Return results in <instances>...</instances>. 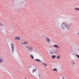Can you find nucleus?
Instances as JSON below:
<instances>
[{
	"mask_svg": "<svg viewBox=\"0 0 79 79\" xmlns=\"http://www.w3.org/2000/svg\"><path fill=\"white\" fill-rule=\"evenodd\" d=\"M62 24H63L64 26H65V27H66L67 29H69V28H70V27H69V26L68 24V23L66 22H63Z\"/></svg>",
	"mask_w": 79,
	"mask_h": 79,
	"instance_id": "nucleus-1",
	"label": "nucleus"
},
{
	"mask_svg": "<svg viewBox=\"0 0 79 79\" xmlns=\"http://www.w3.org/2000/svg\"><path fill=\"white\" fill-rule=\"evenodd\" d=\"M45 38L47 39H45V40H46V41L48 42H50L51 41V40H50V39L48 38V37H47V36H45Z\"/></svg>",
	"mask_w": 79,
	"mask_h": 79,
	"instance_id": "nucleus-2",
	"label": "nucleus"
},
{
	"mask_svg": "<svg viewBox=\"0 0 79 79\" xmlns=\"http://www.w3.org/2000/svg\"><path fill=\"white\" fill-rule=\"evenodd\" d=\"M3 58H2L1 56H0V63H2V62H3Z\"/></svg>",
	"mask_w": 79,
	"mask_h": 79,
	"instance_id": "nucleus-3",
	"label": "nucleus"
},
{
	"mask_svg": "<svg viewBox=\"0 0 79 79\" xmlns=\"http://www.w3.org/2000/svg\"><path fill=\"white\" fill-rule=\"evenodd\" d=\"M15 39H16L17 40H20V39H21V38L19 37H16L15 38Z\"/></svg>",
	"mask_w": 79,
	"mask_h": 79,
	"instance_id": "nucleus-4",
	"label": "nucleus"
},
{
	"mask_svg": "<svg viewBox=\"0 0 79 79\" xmlns=\"http://www.w3.org/2000/svg\"><path fill=\"white\" fill-rule=\"evenodd\" d=\"M35 61H38V62H40V63H41V62H42V61L40 60L39 59H35Z\"/></svg>",
	"mask_w": 79,
	"mask_h": 79,
	"instance_id": "nucleus-5",
	"label": "nucleus"
},
{
	"mask_svg": "<svg viewBox=\"0 0 79 79\" xmlns=\"http://www.w3.org/2000/svg\"><path fill=\"white\" fill-rule=\"evenodd\" d=\"M54 47H56V48H60V47L58 46V45H54Z\"/></svg>",
	"mask_w": 79,
	"mask_h": 79,
	"instance_id": "nucleus-6",
	"label": "nucleus"
},
{
	"mask_svg": "<svg viewBox=\"0 0 79 79\" xmlns=\"http://www.w3.org/2000/svg\"><path fill=\"white\" fill-rule=\"evenodd\" d=\"M28 49H29V50H32V47H28L27 48Z\"/></svg>",
	"mask_w": 79,
	"mask_h": 79,
	"instance_id": "nucleus-7",
	"label": "nucleus"
},
{
	"mask_svg": "<svg viewBox=\"0 0 79 79\" xmlns=\"http://www.w3.org/2000/svg\"><path fill=\"white\" fill-rule=\"evenodd\" d=\"M56 57V56L55 55L54 56H52V58H53V59H55V58Z\"/></svg>",
	"mask_w": 79,
	"mask_h": 79,
	"instance_id": "nucleus-8",
	"label": "nucleus"
},
{
	"mask_svg": "<svg viewBox=\"0 0 79 79\" xmlns=\"http://www.w3.org/2000/svg\"><path fill=\"white\" fill-rule=\"evenodd\" d=\"M75 10H77V11H79V8H75Z\"/></svg>",
	"mask_w": 79,
	"mask_h": 79,
	"instance_id": "nucleus-9",
	"label": "nucleus"
},
{
	"mask_svg": "<svg viewBox=\"0 0 79 79\" xmlns=\"http://www.w3.org/2000/svg\"><path fill=\"white\" fill-rule=\"evenodd\" d=\"M53 71H57V69H56L55 68V69H52Z\"/></svg>",
	"mask_w": 79,
	"mask_h": 79,
	"instance_id": "nucleus-10",
	"label": "nucleus"
},
{
	"mask_svg": "<svg viewBox=\"0 0 79 79\" xmlns=\"http://www.w3.org/2000/svg\"><path fill=\"white\" fill-rule=\"evenodd\" d=\"M11 47H14V45H13V43H12L11 44Z\"/></svg>",
	"mask_w": 79,
	"mask_h": 79,
	"instance_id": "nucleus-11",
	"label": "nucleus"
},
{
	"mask_svg": "<svg viewBox=\"0 0 79 79\" xmlns=\"http://www.w3.org/2000/svg\"><path fill=\"white\" fill-rule=\"evenodd\" d=\"M11 48L12 52L13 53V51H14V47H12Z\"/></svg>",
	"mask_w": 79,
	"mask_h": 79,
	"instance_id": "nucleus-12",
	"label": "nucleus"
},
{
	"mask_svg": "<svg viewBox=\"0 0 79 79\" xmlns=\"http://www.w3.org/2000/svg\"><path fill=\"white\" fill-rule=\"evenodd\" d=\"M43 64H44V65L45 66H47V64L44 63H43Z\"/></svg>",
	"mask_w": 79,
	"mask_h": 79,
	"instance_id": "nucleus-13",
	"label": "nucleus"
},
{
	"mask_svg": "<svg viewBox=\"0 0 79 79\" xmlns=\"http://www.w3.org/2000/svg\"><path fill=\"white\" fill-rule=\"evenodd\" d=\"M0 26H4V25L2 23L0 22Z\"/></svg>",
	"mask_w": 79,
	"mask_h": 79,
	"instance_id": "nucleus-14",
	"label": "nucleus"
},
{
	"mask_svg": "<svg viewBox=\"0 0 79 79\" xmlns=\"http://www.w3.org/2000/svg\"><path fill=\"white\" fill-rule=\"evenodd\" d=\"M60 56L59 55L56 57V58H58V59H60Z\"/></svg>",
	"mask_w": 79,
	"mask_h": 79,
	"instance_id": "nucleus-15",
	"label": "nucleus"
},
{
	"mask_svg": "<svg viewBox=\"0 0 79 79\" xmlns=\"http://www.w3.org/2000/svg\"><path fill=\"white\" fill-rule=\"evenodd\" d=\"M62 29H64V30L65 29V28H64V27L63 26H62Z\"/></svg>",
	"mask_w": 79,
	"mask_h": 79,
	"instance_id": "nucleus-16",
	"label": "nucleus"
},
{
	"mask_svg": "<svg viewBox=\"0 0 79 79\" xmlns=\"http://www.w3.org/2000/svg\"><path fill=\"white\" fill-rule=\"evenodd\" d=\"M31 58L32 59H34V56H33V55H31Z\"/></svg>",
	"mask_w": 79,
	"mask_h": 79,
	"instance_id": "nucleus-17",
	"label": "nucleus"
},
{
	"mask_svg": "<svg viewBox=\"0 0 79 79\" xmlns=\"http://www.w3.org/2000/svg\"><path fill=\"white\" fill-rule=\"evenodd\" d=\"M27 43H28L27 42H26L25 41L24 42V44H27Z\"/></svg>",
	"mask_w": 79,
	"mask_h": 79,
	"instance_id": "nucleus-18",
	"label": "nucleus"
},
{
	"mask_svg": "<svg viewBox=\"0 0 79 79\" xmlns=\"http://www.w3.org/2000/svg\"><path fill=\"white\" fill-rule=\"evenodd\" d=\"M76 55L77 57V58H79V55H77V54H76Z\"/></svg>",
	"mask_w": 79,
	"mask_h": 79,
	"instance_id": "nucleus-19",
	"label": "nucleus"
},
{
	"mask_svg": "<svg viewBox=\"0 0 79 79\" xmlns=\"http://www.w3.org/2000/svg\"><path fill=\"white\" fill-rule=\"evenodd\" d=\"M21 44H22V45H24V44H24V43H21Z\"/></svg>",
	"mask_w": 79,
	"mask_h": 79,
	"instance_id": "nucleus-20",
	"label": "nucleus"
},
{
	"mask_svg": "<svg viewBox=\"0 0 79 79\" xmlns=\"http://www.w3.org/2000/svg\"><path fill=\"white\" fill-rule=\"evenodd\" d=\"M33 70L35 71H36L37 70V69H34Z\"/></svg>",
	"mask_w": 79,
	"mask_h": 79,
	"instance_id": "nucleus-21",
	"label": "nucleus"
},
{
	"mask_svg": "<svg viewBox=\"0 0 79 79\" xmlns=\"http://www.w3.org/2000/svg\"><path fill=\"white\" fill-rule=\"evenodd\" d=\"M34 72H35L34 70H33V73H34Z\"/></svg>",
	"mask_w": 79,
	"mask_h": 79,
	"instance_id": "nucleus-22",
	"label": "nucleus"
},
{
	"mask_svg": "<svg viewBox=\"0 0 79 79\" xmlns=\"http://www.w3.org/2000/svg\"><path fill=\"white\" fill-rule=\"evenodd\" d=\"M72 64H75V63H74V62H73V63H72Z\"/></svg>",
	"mask_w": 79,
	"mask_h": 79,
	"instance_id": "nucleus-23",
	"label": "nucleus"
},
{
	"mask_svg": "<svg viewBox=\"0 0 79 79\" xmlns=\"http://www.w3.org/2000/svg\"><path fill=\"white\" fill-rule=\"evenodd\" d=\"M53 52H51L50 53V54H53Z\"/></svg>",
	"mask_w": 79,
	"mask_h": 79,
	"instance_id": "nucleus-24",
	"label": "nucleus"
},
{
	"mask_svg": "<svg viewBox=\"0 0 79 79\" xmlns=\"http://www.w3.org/2000/svg\"><path fill=\"white\" fill-rule=\"evenodd\" d=\"M54 52L55 53H54V54L56 53V51H54Z\"/></svg>",
	"mask_w": 79,
	"mask_h": 79,
	"instance_id": "nucleus-25",
	"label": "nucleus"
},
{
	"mask_svg": "<svg viewBox=\"0 0 79 79\" xmlns=\"http://www.w3.org/2000/svg\"><path fill=\"white\" fill-rule=\"evenodd\" d=\"M29 46H26L25 47H26V48H27Z\"/></svg>",
	"mask_w": 79,
	"mask_h": 79,
	"instance_id": "nucleus-26",
	"label": "nucleus"
},
{
	"mask_svg": "<svg viewBox=\"0 0 79 79\" xmlns=\"http://www.w3.org/2000/svg\"><path fill=\"white\" fill-rule=\"evenodd\" d=\"M15 0H12V2H15Z\"/></svg>",
	"mask_w": 79,
	"mask_h": 79,
	"instance_id": "nucleus-27",
	"label": "nucleus"
},
{
	"mask_svg": "<svg viewBox=\"0 0 79 79\" xmlns=\"http://www.w3.org/2000/svg\"><path fill=\"white\" fill-rule=\"evenodd\" d=\"M56 21L57 22H58V20L56 19Z\"/></svg>",
	"mask_w": 79,
	"mask_h": 79,
	"instance_id": "nucleus-28",
	"label": "nucleus"
},
{
	"mask_svg": "<svg viewBox=\"0 0 79 79\" xmlns=\"http://www.w3.org/2000/svg\"><path fill=\"white\" fill-rule=\"evenodd\" d=\"M32 67V66H30L29 68H31Z\"/></svg>",
	"mask_w": 79,
	"mask_h": 79,
	"instance_id": "nucleus-29",
	"label": "nucleus"
},
{
	"mask_svg": "<svg viewBox=\"0 0 79 79\" xmlns=\"http://www.w3.org/2000/svg\"><path fill=\"white\" fill-rule=\"evenodd\" d=\"M43 37H45V35H43Z\"/></svg>",
	"mask_w": 79,
	"mask_h": 79,
	"instance_id": "nucleus-30",
	"label": "nucleus"
},
{
	"mask_svg": "<svg viewBox=\"0 0 79 79\" xmlns=\"http://www.w3.org/2000/svg\"><path fill=\"white\" fill-rule=\"evenodd\" d=\"M62 79H64V77H63L62 78Z\"/></svg>",
	"mask_w": 79,
	"mask_h": 79,
	"instance_id": "nucleus-31",
	"label": "nucleus"
},
{
	"mask_svg": "<svg viewBox=\"0 0 79 79\" xmlns=\"http://www.w3.org/2000/svg\"><path fill=\"white\" fill-rule=\"evenodd\" d=\"M39 77H40V75H39Z\"/></svg>",
	"mask_w": 79,
	"mask_h": 79,
	"instance_id": "nucleus-32",
	"label": "nucleus"
},
{
	"mask_svg": "<svg viewBox=\"0 0 79 79\" xmlns=\"http://www.w3.org/2000/svg\"><path fill=\"white\" fill-rule=\"evenodd\" d=\"M25 79H27V78H26V77H25Z\"/></svg>",
	"mask_w": 79,
	"mask_h": 79,
	"instance_id": "nucleus-33",
	"label": "nucleus"
},
{
	"mask_svg": "<svg viewBox=\"0 0 79 79\" xmlns=\"http://www.w3.org/2000/svg\"><path fill=\"white\" fill-rule=\"evenodd\" d=\"M21 40H23V39H22Z\"/></svg>",
	"mask_w": 79,
	"mask_h": 79,
	"instance_id": "nucleus-34",
	"label": "nucleus"
},
{
	"mask_svg": "<svg viewBox=\"0 0 79 79\" xmlns=\"http://www.w3.org/2000/svg\"><path fill=\"white\" fill-rule=\"evenodd\" d=\"M6 29H7V28H6Z\"/></svg>",
	"mask_w": 79,
	"mask_h": 79,
	"instance_id": "nucleus-35",
	"label": "nucleus"
},
{
	"mask_svg": "<svg viewBox=\"0 0 79 79\" xmlns=\"http://www.w3.org/2000/svg\"><path fill=\"white\" fill-rule=\"evenodd\" d=\"M31 52H32V51H31Z\"/></svg>",
	"mask_w": 79,
	"mask_h": 79,
	"instance_id": "nucleus-36",
	"label": "nucleus"
},
{
	"mask_svg": "<svg viewBox=\"0 0 79 79\" xmlns=\"http://www.w3.org/2000/svg\"><path fill=\"white\" fill-rule=\"evenodd\" d=\"M56 53V54H58V53Z\"/></svg>",
	"mask_w": 79,
	"mask_h": 79,
	"instance_id": "nucleus-37",
	"label": "nucleus"
},
{
	"mask_svg": "<svg viewBox=\"0 0 79 79\" xmlns=\"http://www.w3.org/2000/svg\"><path fill=\"white\" fill-rule=\"evenodd\" d=\"M72 62H73V61H72Z\"/></svg>",
	"mask_w": 79,
	"mask_h": 79,
	"instance_id": "nucleus-38",
	"label": "nucleus"
},
{
	"mask_svg": "<svg viewBox=\"0 0 79 79\" xmlns=\"http://www.w3.org/2000/svg\"><path fill=\"white\" fill-rule=\"evenodd\" d=\"M0 49H1V48H0Z\"/></svg>",
	"mask_w": 79,
	"mask_h": 79,
	"instance_id": "nucleus-39",
	"label": "nucleus"
},
{
	"mask_svg": "<svg viewBox=\"0 0 79 79\" xmlns=\"http://www.w3.org/2000/svg\"><path fill=\"white\" fill-rule=\"evenodd\" d=\"M28 51H29V50H28Z\"/></svg>",
	"mask_w": 79,
	"mask_h": 79,
	"instance_id": "nucleus-40",
	"label": "nucleus"
}]
</instances>
